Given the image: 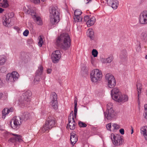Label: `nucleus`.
<instances>
[{"mask_svg": "<svg viewBox=\"0 0 147 147\" xmlns=\"http://www.w3.org/2000/svg\"><path fill=\"white\" fill-rule=\"evenodd\" d=\"M139 22L141 24H147V11H144L140 14L139 18Z\"/></svg>", "mask_w": 147, "mask_h": 147, "instance_id": "obj_12", "label": "nucleus"}, {"mask_svg": "<svg viewBox=\"0 0 147 147\" xmlns=\"http://www.w3.org/2000/svg\"><path fill=\"white\" fill-rule=\"evenodd\" d=\"M145 118L147 119V111H144Z\"/></svg>", "mask_w": 147, "mask_h": 147, "instance_id": "obj_53", "label": "nucleus"}, {"mask_svg": "<svg viewBox=\"0 0 147 147\" xmlns=\"http://www.w3.org/2000/svg\"><path fill=\"white\" fill-rule=\"evenodd\" d=\"M110 137L112 141L113 144L116 146H119L123 143V139L119 135H115L112 133L111 134Z\"/></svg>", "mask_w": 147, "mask_h": 147, "instance_id": "obj_7", "label": "nucleus"}, {"mask_svg": "<svg viewBox=\"0 0 147 147\" xmlns=\"http://www.w3.org/2000/svg\"><path fill=\"white\" fill-rule=\"evenodd\" d=\"M70 140L71 144L74 145L78 141L77 136L74 133H71Z\"/></svg>", "mask_w": 147, "mask_h": 147, "instance_id": "obj_21", "label": "nucleus"}, {"mask_svg": "<svg viewBox=\"0 0 147 147\" xmlns=\"http://www.w3.org/2000/svg\"><path fill=\"white\" fill-rule=\"evenodd\" d=\"M105 78L107 82L108 87L111 88H113L116 84V80L114 76L111 74H107L105 75Z\"/></svg>", "mask_w": 147, "mask_h": 147, "instance_id": "obj_8", "label": "nucleus"}, {"mask_svg": "<svg viewBox=\"0 0 147 147\" xmlns=\"http://www.w3.org/2000/svg\"><path fill=\"white\" fill-rule=\"evenodd\" d=\"M128 96L125 94H122L121 93L115 100L119 102L123 103L128 100Z\"/></svg>", "mask_w": 147, "mask_h": 147, "instance_id": "obj_14", "label": "nucleus"}, {"mask_svg": "<svg viewBox=\"0 0 147 147\" xmlns=\"http://www.w3.org/2000/svg\"><path fill=\"white\" fill-rule=\"evenodd\" d=\"M137 86L138 91V96H139L140 94L141 93V89H142L141 84L140 83H138L137 85Z\"/></svg>", "mask_w": 147, "mask_h": 147, "instance_id": "obj_36", "label": "nucleus"}, {"mask_svg": "<svg viewBox=\"0 0 147 147\" xmlns=\"http://www.w3.org/2000/svg\"><path fill=\"white\" fill-rule=\"evenodd\" d=\"M121 93L119 89L116 88H114L111 90V95L112 99L114 100L118 97Z\"/></svg>", "mask_w": 147, "mask_h": 147, "instance_id": "obj_16", "label": "nucleus"}, {"mask_svg": "<svg viewBox=\"0 0 147 147\" xmlns=\"http://www.w3.org/2000/svg\"><path fill=\"white\" fill-rule=\"evenodd\" d=\"M90 18L88 16H84V20L85 22H87Z\"/></svg>", "mask_w": 147, "mask_h": 147, "instance_id": "obj_46", "label": "nucleus"}, {"mask_svg": "<svg viewBox=\"0 0 147 147\" xmlns=\"http://www.w3.org/2000/svg\"><path fill=\"white\" fill-rule=\"evenodd\" d=\"M43 69V67L41 65H40L38 67V69L36 71L35 77L34 80L35 84H37L39 81L40 76L42 73Z\"/></svg>", "mask_w": 147, "mask_h": 147, "instance_id": "obj_10", "label": "nucleus"}, {"mask_svg": "<svg viewBox=\"0 0 147 147\" xmlns=\"http://www.w3.org/2000/svg\"><path fill=\"white\" fill-rule=\"evenodd\" d=\"M29 33V31L28 30H26L23 32V34L24 36H27L28 35Z\"/></svg>", "mask_w": 147, "mask_h": 147, "instance_id": "obj_44", "label": "nucleus"}, {"mask_svg": "<svg viewBox=\"0 0 147 147\" xmlns=\"http://www.w3.org/2000/svg\"><path fill=\"white\" fill-rule=\"evenodd\" d=\"M78 124L80 127H85L87 126L85 123L81 121H79L78 122Z\"/></svg>", "mask_w": 147, "mask_h": 147, "instance_id": "obj_39", "label": "nucleus"}, {"mask_svg": "<svg viewBox=\"0 0 147 147\" xmlns=\"http://www.w3.org/2000/svg\"><path fill=\"white\" fill-rule=\"evenodd\" d=\"M95 18L94 16H92L86 22V24L88 27H90L93 25L95 22Z\"/></svg>", "mask_w": 147, "mask_h": 147, "instance_id": "obj_23", "label": "nucleus"}, {"mask_svg": "<svg viewBox=\"0 0 147 147\" xmlns=\"http://www.w3.org/2000/svg\"><path fill=\"white\" fill-rule=\"evenodd\" d=\"M71 41V39L68 34L64 33L57 38L56 44L58 47L66 50L70 47Z\"/></svg>", "mask_w": 147, "mask_h": 147, "instance_id": "obj_1", "label": "nucleus"}, {"mask_svg": "<svg viewBox=\"0 0 147 147\" xmlns=\"http://www.w3.org/2000/svg\"><path fill=\"white\" fill-rule=\"evenodd\" d=\"M120 133L122 135L124 134V130L123 129H121L119 130Z\"/></svg>", "mask_w": 147, "mask_h": 147, "instance_id": "obj_47", "label": "nucleus"}, {"mask_svg": "<svg viewBox=\"0 0 147 147\" xmlns=\"http://www.w3.org/2000/svg\"><path fill=\"white\" fill-rule=\"evenodd\" d=\"M9 113V109L7 108H5L2 111V118L4 119L6 115Z\"/></svg>", "mask_w": 147, "mask_h": 147, "instance_id": "obj_27", "label": "nucleus"}, {"mask_svg": "<svg viewBox=\"0 0 147 147\" xmlns=\"http://www.w3.org/2000/svg\"><path fill=\"white\" fill-rule=\"evenodd\" d=\"M38 39L39 40V42H38V45L40 47H41L43 43L42 39L41 36H40L38 38Z\"/></svg>", "mask_w": 147, "mask_h": 147, "instance_id": "obj_40", "label": "nucleus"}, {"mask_svg": "<svg viewBox=\"0 0 147 147\" xmlns=\"http://www.w3.org/2000/svg\"><path fill=\"white\" fill-rule=\"evenodd\" d=\"M141 39L145 42H147V32H142L141 34Z\"/></svg>", "mask_w": 147, "mask_h": 147, "instance_id": "obj_28", "label": "nucleus"}, {"mask_svg": "<svg viewBox=\"0 0 147 147\" xmlns=\"http://www.w3.org/2000/svg\"><path fill=\"white\" fill-rule=\"evenodd\" d=\"M14 111V109L12 107L10 108V112H12Z\"/></svg>", "mask_w": 147, "mask_h": 147, "instance_id": "obj_56", "label": "nucleus"}, {"mask_svg": "<svg viewBox=\"0 0 147 147\" xmlns=\"http://www.w3.org/2000/svg\"><path fill=\"white\" fill-rule=\"evenodd\" d=\"M56 121L55 118L52 116H49L42 130L44 132L45 131L49 130L52 128L55 127L56 125Z\"/></svg>", "mask_w": 147, "mask_h": 147, "instance_id": "obj_3", "label": "nucleus"}, {"mask_svg": "<svg viewBox=\"0 0 147 147\" xmlns=\"http://www.w3.org/2000/svg\"><path fill=\"white\" fill-rule=\"evenodd\" d=\"M32 93L30 90L26 91L23 93L21 96V99L19 100L20 105L21 106H25V105L29 104L31 96L32 95Z\"/></svg>", "mask_w": 147, "mask_h": 147, "instance_id": "obj_6", "label": "nucleus"}, {"mask_svg": "<svg viewBox=\"0 0 147 147\" xmlns=\"http://www.w3.org/2000/svg\"><path fill=\"white\" fill-rule=\"evenodd\" d=\"M107 110L104 112L105 119L108 120H112L115 115L116 113L113 109V104L111 103H108L107 105Z\"/></svg>", "mask_w": 147, "mask_h": 147, "instance_id": "obj_5", "label": "nucleus"}, {"mask_svg": "<svg viewBox=\"0 0 147 147\" xmlns=\"http://www.w3.org/2000/svg\"><path fill=\"white\" fill-rule=\"evenodd\" d=\"M106 127L108 130L111 131V128H112V127L111 123H109L107 124Z\"/></svg>", "mask_w": 147, "mask_h": 147, "instance_id": "obj_43", "label": "nucleus"}, {"mask_svg": "<svg viewBox=\"0 0 147 147\" xmlns=\"http://www.w3.org/2000/svg\"><path fill=\"white\" fill-rule=\"evenodd\" d=\"M80 16H75V17L74 18V19L77 22L82 21V18H81Z\"/></svg>", "mask_w": 147, "mask_h": 147, "instance_id": "obj_41", "label": "nucleus"}, {"mask_svg": "<svg viewBox=\"0 0 147 147\" xmlns=\"http://www.w3.org/2000/svg\"><path fill=\"white\" fill-rule=\"evenodd\" d=\"M87 35L91 39L93 40L94 39V32L92 29H89L87 32Z\"/></svg>", "mask_w": 147, "mask_h": 147, "instance_id": "obj_25", "label": "nucleus"}, {"mask_svg": "<svg viewBox=\"0 0 147 147\" xmlns=\"http://www.w3.org/2000/svg\"><path fill=\"white\" fill-rule=\"evenodd\" d=\"M13 118L14 119H13V120L14 125H12L11 122L10 123V126L11 125V127L12 128L15 129L18 127H19L21 125V120L22 119L20 117H16V118L14 117Z\"/></svg>", "mask_w": 147, "mask_h": 147, "instance_id": "obj_13", "label": "nucleus"}, {"mask_svg": "<svg viewBox=\"0 0 147 147\" xmlns=\"http://www.w3.org/2000/svg\"><path fill=\"white\" fill-rule=\"evenodd\" d=\"M46 0H41V1L42 2L45 1Z\"/></svg>", "mask_w": 147, "mask_h": 147, "instance_id": "obj_63", "label": "nucleus"}, {"mask_svg": "<svg viewBox=\"0 0 147 147\" xmlns=\"http://www.w3.org/2000/svg\"><path fill=\"white\" fill-rule=\"evenodd\" d=\"M32 2H33L34 3L39 4L40 2V0H31Z\"/></svg>", "mask_w": 147, "mask_h": 147, "instance_id": "obj_45", "label": "nucleus"}, {"mask_svg": "<svg viewBox=\"0 0 147 147\" xmlns=\"http://www.w3.org/2000/svg\"><path fill=\"white\" fill-rule=\"evenodd\" d=\"M113 59L112 56H110L107 58L103 59L102 62L104 63H110L113 61Z\"/></svg>", "mask_w": 147, "mask_h": 147, "instance_id": "obj_29", "label": "nucleus"}, {"mask_svg": "<svg viewBox=\"0 0 147 147\" xmlns=\"http://www.w3.org/2000/svg\"><path fill=\"white\" fill-rule=\"evenodd\" d=\"M140 133L144 136L146 140H147V127L144 126L141 127Z\"/></svg>", "mask_w": 147, "mask_h": 147, "instance_id": "obj_22", "label": "nucleus"}, {"mask_svg": "<svg viewBox=\"0 0 147 147\" xmlns=\"http://www.w3.org/2000/svg\"><path fill=\"white\" fill-rule=\"evenodd\" d=\"M32 113H29L28 112H24L21 115V119L22 120L26 121L30 119L32 117Z\"/></svg>", "mask_w": 147, "mask_h": 147, "instance_id": "obj_20", "label": "nucleus"}, {"mask_svg": "<svg viewBox=\"0 0 147 147\" xmlns=\"http://www.w3.org/2000/svg\"><path fill=\"white\" fill-rule=\"evenodd\" d=\"M92 55L94 57H96L97 56L98 52L95 49H93L92 51Z\"/></svg>", "mask_w": 147, "mask_h": 147, "instance_id": "obj_42", "label": "nucleus"}, {"mask_svg": "<svg viewBox=\"0 0 147 147\" xmlns=\"http://www.w3.org/2000/svg\"><path fill=\"white\" fill-rule=\"evenodd\" d=\"M75 16H80L82 13V12L81 10L80 9H76L74 12Z\"/></svg>", "mask_w": 147, "mask_h": 147, "instance_id": "obj_38", "label": "nucleus"}, {"mask_svg": "<svg viewBox=\"0 0 147 147\" xmlns=\"http://www.w3.org/2000/svg\"><path fill=\"white\" fill-rule=\"evenodd\" d=\"M141 49V46L140 44H139L138 45V47L137 48V50H138V51H139Z\"/></svg>", "mask_w": 147, "mask_h": 147, "instance_id": "obj_50", "label": "nucleus"}, {"mask_svg": "<svg viewBox=\"0 0 147 147\" xmlns=\"http://www.w3.org/2000/svg\"><path fill=\"white\" fill-rule=\"evenodd\" d=\"M119 126L116 124L113 123L112 125V129L113 131H114L115 130H117L119 129L120 128Z\"/></svg>", "mask_w": 147, "mask_h": 147, "instance_id": "obj_37", "label": "nucleus"}, {"mask_svg": "<svg viewBox=\"0 0 147 147\" xmlns=\"http://www.w3.org/2000/svg\"><path fill=\"white\" fill-rule=\"evenodd\" d=\"M91 0H87V1H88L86 3L87 4L90 3V2L91 1Z\"/></svg>", "mask_w": 147, "mask_h": 147, "instance_id": "obj_60", "label": "nucleus"}, {"mask_svg": "<svg viewBox=\"0 0 147 147\" xmlns=\"http://www.w3.org/2000/svg\"><path fill=\"white\" fill-rule=\"evenodd\" d=\"M31 15L36 24L41 25L42 24V22L40 17L37 16L35 12H31Z\"/></svg>", "mask_w": 147, "mask_h": 147, "instance_id": "obj_15", "label": "nucleus"}, {"mask_svg": "<svg viewBox=\"0 0 147 147\" xmlns=\"http://www.w3.org/2000/svg\"><path fill=\"white\" fill-rule=\"evenodd\" d=\"M50 98L51 101H57V95L56 94L55 92L52 93L50 95Z\"/></svg>", "mask_w": 147, "mask_h": 147, "instance_id": "obj_30", "label": "nucleus"}, {"mask_svg": "<svg viewBox=\"0 0 147 147\" xmlns=\"http://www.w3.org/2000/svg\"><path fill=\"white\" fill-rule=\"evenodd\" d=\"M14 29L16 30L18 32L20 30V28L18 26H15L14 28Z\"/></svg>", "mask_w": 147, "mask_h": 147, "instance_id": "obj_51", "label": "nucleus"}, {"mask_svg": "<svg viewBox=\"0 0 147 147\" xmlns=\"http://www.w3.org/2000/svg\"><path fill=\"white\" fill-rule=\"evenodd\" d=\"M2 93H0V99L2 98Z\"/></svg>", "mask_w": 147, "mask_h": 147, "instance_id": "obj_59", "label": "nucleus"}, {"mask_svg": "<svg viewBox=\"0 0 147 147\" xmlns=\"http://www.w3.org/2000/svg\"><path fill=\"white\" fill-rule=\"evenodd\" d=\"M74 115L75 117H76V116L77 115V101L76 100H74Z\"/></svg>", "mask_w": 147, "mask_h": 147, "instance_id": "obj_35", "label": "nucleus"}, {"mask_svg": "<svg viewBox=\"0 0 147 147\" xmlns=\"http://www.w3.org/2000/svg\"><path fill=\"white\" fill-rule=\"evenodd\" d=\"M9 17L4 16L3 18V24L6 27H8L9 24Z\"/></svg>", "mask_w": 147, "mask_h": 147, "instance_id": "obj_24", "label": "nucleus"}, {"mask_svg": "<svg viewBox=\"0 0 147 147\" xmlns=\"http://www.w3.org/2000/svg\"><path fill=\"white\" fill-rule=\"evenodd\" d=\"M107 3L114 9H116L118 5V2L117 0H107Z\"/></svg>", "mask_w": 147, "mask_h": 147, "instance_id": "obj_17", "label": "nucleus"}, {"mask_svg": "<svg viewBox=\"0 0 147 147\" xmlns=\"http://www.w3.org/2000/svg\"><path fill=\"white\" fill-rule=\"evenodd\" d=\"M30 10V8L28 9L27 11H26V12H27V13L28 14H30V12L29 11Z\"/></svg>", "mask_w": 147, "mask_h": 147, "instance_id": "obj_57", "label": "nucleus"}, {"mask_svg": "<svg viewBox=\"0 0 147 147\" xmlns=\"http://www.w3.org/2000/svg\"><path fill=\"white\" fill-rule=\"evenodd\" d=\"M127 53L125 50H123L121 53L120 58L121 59L125 58L126 57Z\"/></svg>", "mask_w": 147, "mask_h": 147, "instance_id": "obj_32", "label": "nucleus"}, {"mask_svg": "<svg viewBox=\"0 0 147 147\" xmlns=\"http://www.w3.org/2000/svg\"><path fill=\"white\" fill-rule=\"evenodd\" d=\"M11 135L14 136L15 137L11 138V139H10V141L11 142L12 140H13L15 141H18L19 142H23L22 137L21 135L10 133V136Z\"/></svg>", "mask_w": 147, "mask_h": 147, "instance_id": "obj_18", "label": "nucleus"}, {"mask_svg": "<svg viewBox=\"0 0 147 147\" xmlns=\"http://www.w3.org/2000/svg\"><path fill=\"white\" fill-rule=\"evenodd\" d=\"M11 77L13 79V80H11V84H12L13 82L18 80L19 75L17 71H13L11 73V76L10 75V78Z\"/></svg>", "mask_w": 147, "mask_h": 147, "instance_id": "obj_19", "label": "nucleus"}, {"mask_svg": "<svg viewBox=\"0 0 147 147\" xmlns=\"http://www.w3.org/2000/svg\"><path fill=\"white\" fill-rule=\"evenodd\" d=\"M4 129V127L3 126H1L0 125V129L1 130H3Z\"/></svg>", "mask_w": 147, "mask_h": 147, "instance_id": "obj_55", "label": "nucleus"}, {"mask_svg": "<svg viewBox=\"0 0 147 147\" xmlns=\"http://www.w3.org/2000/svg\"><path fill=\"white\" fill-rule=\"evenodd\" d=\"M58 105V104L57 101H51V105L54 109H57Z\"/></svg>", "mask_w": 147, "mask_h": 147, "instance_id": "obj_34", "label": "nucleus"}, {"mask_svg": "<svg viewBox=\"0 0 147 147\" xmlns=\"http://www.w3.org/2000/svg\"><path fill=\"white\" fill-rule=\"evenodd\" d=\"M7 60V58L6 56L4 55H0V66L4 65Z\"/></svg>", "mask_w": 147, "mask_h": 147, "instance_id": "obj_26", "label": "nucleus"}, {"mask_svg": "<svg viewBox=\"0 0 147 147\" xmlns=\"http://www.w3.org/2000/svg\"><path fill=\"white\" fill-rule=\"evenodd\" d=\"M145 58L146 59H147V55L145 56Z\"/></svg>", "mask_w": 147, "mask_h": 147, "instance_id": "obj_62", "label": "nucleus"}, {"mask_svg": "<svg viewBox=\"0 0 147 147\" xmlns=\"http://www.w3.org/2000/svg\"><path fill=\"white\" fill-rule=\"evenodd\" d=\"M9 73L7 74L6 76V80L7 81H8L9 80Z\"/></svg>", "mask_w": 147, "mask_h": 147, "instance_id": "obj_49", "label": "nucleus"}, {"mask_svg": "<svg viewBox=\"0 0 147 147\" xmlns=\"http://www.w3.org/2000/svg\"><path fill=\"white\" fill-rule=\"evenodd\" d=\"M8 6L7 1V0H3L2 2H0V6L6 8Z\"/></svg>", "mask_w": 147, "mask_h": 147, "instance_id": "obj_31", "label": "nucleus"}, {"mask_svg": "<svg viewBox=\"0 0 147 147\" xmlns=\"http://www.w3.org/2000/svg\"><path fill=\"white\" fill-rule=\"evenodd\" d=\"M84 70H85V69L84 68H86V67H84ZM82 69L83 70V68H82Z\"/></svg>", "mask_w": 147, "mask_h": 147, "instance_id": "obj_61", "label": "nucleus"}, {"mask_svg": "<svg viewBox=\"0 0 147 147\" xmlns=\"http://www.w3.org/2000/svg\"><path fill=\"white\" fill-rule=\"evenodd\" d=\"M131 134H132L134 132L133 128L132 127H131Z\"/></svg>", "mask_w": 147, "mask_h": 147, "instance_id": "obj_58", "label": "nucleus"}, {"mask_svg": "<svg viewBox=\"0 0 147 147\" xmlns=\"http://www.w3.org/2000/svg\"><path fill=\"white\" fill-rule=\"evenodd\" d=\"M74 117L76 118L74 115L73 111H72L68 117V124L69 128L71 130H74L75 128L76 123L75 122Z\"/></svg>", "mask_w": 147, "mask_h": 147, "instance_id": "obj_9", "label": "nucleus"}, {"mask_svg": "<svg viewBox=\"0 0 147 147\" xmlns=\"http://www.w3.org/2000/svg\"><path fill=\"white\" fill-rule=\"evenodd\" d=\"M52 71V70L51 69L49 68L47 69V73L48 74H50L51 73Z\"/></svg>", "mask_w": 147, "mask_h": 147, "instance_id": "obj_48", "label": "nucleus"}, {"mask_svg": "<svg viewBox=\"0 0 147 147\" xmlns=\"http://www.w3.org/2000/svg\"><path fill=\"white\" fill-rule=\"evenodd\" d=\"M61 57V53L60 51L58 50L54 51L51 55V59L53 62L54 63L58 62Z\"/></svg>", "mask_w": 147, "mask_h": 147, "instance_id": "obj_11", "label": "nucleus"}, {"mask_svg": "<svg viewBox=\"0 0 147 147\" xmlns=\"http://www.w3.org/2000/svg\"><path fill=\"white\" fill-rule=\"evenodd\" d=\"M50 23L54 25L58 22L60 20L59 10L57 7H53L49 10Z\"/></svg>", "mask_w": 147, "mask_h": 147, "instance_id": "obj_2", "label": "nucleus"}, {"mask_svg": "<svg viewBox=\"0 0 147 147\" xmlns=\"http://www.w3.org/2000/svg\"><path fill=\"white\" fill-rule=\"evenodd\" d=\"M102 77L101 71L97 69H93L90 74V78L91 81L94 83H97L100 81Z\"/></svg>", "mask_w": 147, "mask_h": 147, "instance_id": "obj_4", "label": "nucleus"}, {"mask_svg": "<svg viewBox=\"0 0 147 147\" xmlns=\"http://www.w3.org/2000/svg\"><path fill=\"white\" fill-rule=\"evenodd\" d=\"M144 111H147V104H146L144 105Z\"/></svg>", "mask_w": 147, "mask_h": 147, "instance_id": "obj_52", "label": "nucleus"}, {"mask_svg": "<svg viewBox=\"0 0 147 147\" xmlns=\"http://www.w3.org/2000/svg\"><path fill=\"white\" fill-rule=\"evenodd\" d=\"M4 9H2L1 8H0V13H2V12L4 11Z\"/></svg>", "mask_w": 147, "mask_h": 147, "instance_id": "obj_54", "label": "nucleus"}, {"mask_svg": "<svg viewBox=\"0 0 147 147\" xmlns=\"http://www.w3.org/2000/svg\"><path fill=\"white\" fill-rule=\"evenodd\" d=\"M14 14L13 12H11L10 14V22L13 23L15 22L16 18L14 17Z\"/></svg>", "mask_w": 147, "mask_h": 147, "instance_id": "obj_33", "label": "nucleus"}]
</instances>
